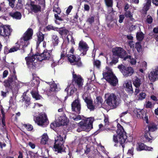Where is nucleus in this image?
Returning <instances> with one entry per match:
<instances>
[{"mask_svg":"<svg viewBox=\"0 0 158 158\" xmlns=\"http://www.w3.org/2000/svg\"><path fill=\"white\" fill-rule=\"evenodd\" d=\"M72 109L73 111L79 114L81 110V105L78 99L75 100L71 104Z\"/></svg>","mask_w":158,"mask_h":158,"instance_id":"15","label":"nucleus"},{"mask_svg":"<svg viewBox=\"0 0 158 158\" xmlns=\"http://www.w3.org/2000/svg\"><path fill=\"white\" fill-rule=\"evenodd\" d=\"M6 29V30H5L4 31V33L5 34L3 35V37H8L10 35V32L12 31V29L9 26L5 25L4 29Z\"/></svg>","mask_w":158,"mask_h":158,"instance_id":"31","label":"nucleus"},{"mask_svg":"<svg viewBox=\"0 0 158 158\" xmlns=\"http://www.w3.org/2000/svg\"><path fill=\"white\" fill-rule=\"evenodd\" d=\"M31 93L33 97L35 98L36 100L40 99L41 98L36 92L32 91Z\"/></svg>","mask_w":158,"mask_h":158,"instance_id":"43","label":"nucleus"},{"mask_svg":"<svg viewBox=\"0 0 158 158\" xmlns=\"http://www.w3.org/2000/svg\"><path fill=\"white\" fill-rule=\"evenodd\" d=\"M113 55L111 61L110 63L111 65L115 64L118 61V48H113L112 49Z\"/></svg>","mask_w":158,"mask_h":158,"instance_id":"14","label":"nucleus"},{"mask_svg":"<svg viewBox=\"0 0 158 158\" xmlns=\"http://www.w3.org/2000/svg\"><path fill=\"white\" fill-rule=\"evenodd\" d=\"M65 135L64 134H57L55 138V143L54 145L55 151L58 153H61L64 151L63 144L64 142L63 138L65 137Z\"/></svg>","mask_w":158,"mask_h":158,"instance_id":"3","label":"nucleus"},{"mask_svg":"<svg viewBox=\"0 0 158 158\" xmlns=\"http://www.w3.org/2000/svg\"><path fill=\"white\" fill-rule=\"evenodd\" d=\"M72 118L75 121H78V120L81 119V117L80 115H77V116H75L74 117H73Z\"/></svg>","mask_w":158,"mask_h":158,"instance_id":"56","label":"nucleus"},{"mask_svg":"<svg viewBox=\"0 0 158 158\" xmlns=\"http://www.w3.org/2000/svg\"><path fill=\"white\" fill-rule=\"evenodd\" d=\"M24 127L28 131H31L33 129V126L30 124H24Z\"/></svg>","mask_w":158,"mask_h":158,"instance_id":"53","label":"nucleus"},{"mask_svg":"<svg viewBox=\"0 0 158 158\" xmlns=\"http://www.w3.org/2000/svg\"><path fill=\"white\" fill-rule=\"evenodd\" d=\"M39 81L37 78H34L32 81V83L31 85L32 86H33L35 85H37L39 83Z\"/></svg>","mask_w":158,"mask_h":158,"instance_id":"46","label":"nucleus"},{"mask_svg":"<svg viewBox=\"0 0 158 158\" xmlns=\"http://www.w3.org/2000/svg\"><path fill=\"white\" fill-rule=\"evenodd\" d=\"M30 98L27 96L26 95H23V97L22 100L25 101V103L27 107L30 104Z\"/></svg>","mask_w":158,"mask_h":158,"instance_id":"40","label":"nucleus"},{"mask_svg":"<svg viewBox=\"0 0 158 158\" xmlns=\"http://www.w3.org/2000/svg\"><path fill=\"white\" fill-rule=\"evenodd\" d=\"M19 49V44H17L16 43V44L15 46L10 48L9 51V53H11L16 52Z\"/></svg>","mask_w":158,"mask_h":158,"instance_id":"42","label":"nucleus"},{"mask_svg":"<svg viewBox=\"0 0 158 158\" xmlns=\"http://www.w3.org/2000/svg\"><path fill=\"white\" fill-rule=\"evenodd\" d=\"M94 18L93 17H91L88 19L87 21L90 23H92L94 22Z\"/></svg>","mask_w":158,"mask_h":158,"instance_id":"64","label":"nucleus"},{"mask_svg":"<svg viewBox=\"0 0 158 158\" xmlns=\"http://www.w3.org/2000/svg\"><path fill=\"white\" fill-rule=\"evenodd\" d=\"M125 87L126 89V90L131 93H132L133 92L131 82V81L127 82L125 83Z\"/></svg>","mask_w":158,"mask_h":158,"instance_id":"29","label":"nucleus"},{"mask_svg":"<svg viewBox=\"0 0 158 158\" xmlns=\"http://www.w3.org/2000/svg\"><path fill=\"white\" fill-rule=\"evenodd\" d=\"M68 122V120L64 114H63L62 116L59 117L56 114L55 117V121L54 123H51L50 127L53 128L56 127L65 125H67Z\"/></svg>","mask_w":158,"mask_h":158,"instance_id":"4","label":"nucleus"},{"mask_svg":"<svg viewBox=\"0 0 158 158\" xmlns=\"http://www.w3.org/2000/svg\"><path fill=\"white\" fill-rule=\"evenodd\" d=\"M33 35V31L31 28H28L27 31L24 34L22 38L24 39L29 41L32 38Z\"/></svg>","mask_w":158,"mask_h":158,"instance_id":"22","label":"nucleus"},{"mask_svg":"<svg viewBox=\"0 0 158 158\" xmlns=\"http://www.w3.org/2000/svg\"><path fill=\"white\" fill-rule=\"evenodd\" d=\"M118 119H116V121H115V123H117V130L116 131V132L117 134L116 135H113V141L115 143V144H114V145L115 146L117 147L118 146Z\"/></svg>","mask_w":158,"mask_h":158,"instance_id":"30","label":"nucleus"},{"mask_svg":"<svg viewBox=\"0 0 158 158\" xmlns=\"http://www.w3.org/2000/svg\"><path fill=\"white\" fill-rule=\"evenodd\" d=\"M125 15H120L119 16V23H121L123 22L125 18Z\"/></svg>","mask_w":158,"mask_h":158,"instance_id":"55","label":"nucleus"},{"mask_svg":"<svg viewBox=\"0 0 158 158\" xmlns=\"http://www.w3.org/2000/svg\"><path fill=\"white\" fill-rule=\"evenodd\" d=\"M105 3L106 6L108 7L109 10V12L110 13L113 11L112 0H105Z\"/></svg>","mask_w":158,"mask_h":158,"instance_id":"34","label":"nucleus"},{"mask_svg":"<svg viewBox=\"0 0 158 158\" xmlns=\"http://www.w3.org/2000/svg\"><path fill=\"white\" fill-rule=\"evenodd\" d=\"M6 30V29H4V26L2 27H0V35L3 36L5 34L4 33V31L5 30Z\"/></svg>","mask_w":158,"mask_h":158,"instance_id":"51","label":"nucleus"},{"mask_svg":"<svg viewBox=\"0 0 158 158\" xmlns=\"http://www.w3.org/2000/svg\"><path fill=\"white\" fill-rule=\"evenodd\" d=\"M103 78L110 85L114 86L118 82L117 78L113 74L111 69L108 67H106L103 73Z\"/></svg>","mask_w":158,"mask_h":158,"instance_id":"2","label":"nucleus"},{"mask_svg":"<svg viewBox=\"0 0 158 158\" xmlns=\"http://www.w3.org/2000/svg\"><path fill=\"white\" fill-rule=\"evenodd\" d=\"M148 77L152 82H154L158 79V66L155 68L154 71L151 72Z\"/></svg>","mask_w":158,"mask_h":158,"instance_id":"20","label":"nucleus"},{"mask_svg":"<svg viewBox=\"0 0 158 158\" xmlns=\"http://www.w3.org/2000/svg\"><path fill=\"white\" fill-rule=\"evenodd\" d=\"M127 136L123 127L119 123V142L123 147V145L127 139Z\"/></svg>","mask_w":158,"mask_h":158,"instance_id":"11","label":"nucleus"},{"mask_svg":"<svg viewBox=\"0 0 158 158\" xmlns=\"http://www.w3.org/2000/svg\"><path fill=\"white\" fill-rule=\"evenodd\" d=\"M37 45L38 46L40 43L43 41L44 38V35L41 32H39L37 33Z\"/></svg>","mask_w":158,"mask_h":158,"instance_id":"28","label":"nucleus"},{"mask_svg":"<svg viewBox=\"0 0 158 158\" xmlns=\"http://www.w3.org/2000/svg\"><path fill=\"white\" fill-rule=\"evenodd\" d=\"M148 128L149 132H153L157 129V127L156 125H153L151 126H148Z\"/></svg>","mask_w":158,"mask_h":158,"instance_id":"45","label":"nucleus"},{"mask_svg":"<svg viewBox=\"0 0 158 158\" xmlns=\"http://www.w3.org/2000/svg\"><path fill=\"white\" fill-rule=\"evenodd\" d=\"M128 59H129L130 60V63L132 65H134L136 64V60L134 58L131 57H131H128Z\"/></svg>","mask_w":158,"mask_h":158,"instance_id":"50","label":"nucleus"},{"mask_svg":"<svg viewBox=\"0 0 158 158\" xmlns=\"http://www.w3.org/2000/svg\"><path fill=\"white\" fill-rule=\"evenodd\" d=\"M153 21V19L152 17L150 16L149 17H148L146 19L147 22L148 23L150 24L152 23Z\"/></svg>","mask_w":158,"mask_h":158,"instance_id":"59","label":"nucleus"},{"mask_svg":"<svg viewBox=\"0 0 158 158\" xmlns=\"http://www.w3.org/2000/svg\"><path fill=\"white\" fill-rule=\"evenodd\" d=\"M148 148L143 143H138V146L137 148V151H141L143 150H149Z\"/></svg>","mask_w":158,"mask_h":158,"instance_id":"33","label":"nucleus"},{"mask_svg":"<svg viewBox=\"0 0 158 158\" xmlns=\"http://www.w3.org/2000/svg\"><path fill=\"white\" fill-rule=\"evenodd\" d=\"M10 15L13 18L18 19H20L21 17V13L18 12H16L15 13H11L10 14Z\"/></svg>","mask_w":158,"mask_h":158,"instance_id":"36","label":"nucleus"},{"mask_svg":"<svg viewBox=\"0 0 158 158\" xmlns=\"http://www.w3.org/2000/svg\"><path fill=\"white\" fill-rule=\"evenodd\" d=\"M34 120L40 126H45L48 123L47 115L44 113H41L39 116L34 118Z\"/></svg>","mask_w":158,"mask_h":158,"instance_id":"10","label":"nucleus"},{"mask_svg":"<svg viewBox=\"0 0 158 158\" xmlns=\"http://www.w3.org/2000/svg\"><path fill=\"white\" fill-rule=\"evenodd\" d=\"M119 57L126 60L128 57H131L130 55H128L126 52L122 48L119 47Z\"/></svg>","mask_w":158,"mask_h":158,"instance_id":"21","label":"nucleus"},{"mask_svg":"<svg viewBox=\"0 0 158 158\" xmlns=\"http://www.w3.org/2000/svg\"><path fill=\"white\" fill-rule=\"evenodd\" d=\"M28 8H27L32 12L37 13L40 11L41 6L39 5L35 4L33 2H31L28 5Z\"/></svg>","mask_w":158,"mask_h":158,"instance_id":"18","label":"nucleus"},{"mask_svg":"<svg viewBox=\"0 0 158 158\" xmlns=\"http://www.w3.org/2000/svg\"><path fill=\"white\" fill-rule=\"evenodd\" d=\"M124 15L127 18H129L131 21H132L134 19L133 18V15L130 10L125 11Z\"/></svg>","mask_w":158,"mask_h":158,"instance_id":"38","label":"nucleus"},{"mask_svg":"<svg viewBox=\"0 0 158 158\" xmlns=\"http://www.w3.org/2000/svg\"><path fill=\"white\" fill-rule=\"evenodd\" d=\"M88 48V46L85 42L81 40L79 42L78 49L81 52H82L81 54L83 55L86 54Z\"/></svg>","mask_w":158,"mask_h":158,"instance_id":"16","label":"nucleus"},{"mask_svg":"<svg viewBox=\"0 0 158 158\" xmlns=\"http://www.w3.org/2000/svg\"><path fill=\"white\" fill-rule=\"evenodd\" d=\"M68 60L72 65H77L78 67L81 66L82 63L80 60V58L78 56L77 58L73 55L68 54Z\"/></svg>","mask_w":158,"mask_h":158,"instance_id":"12","label":"nucleus"},{"mask_svg":"<svg viewBox=\"0 0 158 158\" xmlns=\"http://www.w3.org/2000/svg\"><path fill=\"white\" fill-rule=\"evenodd\" d=\"M50 61H51V63L52 67H54L57 64V62L54 61V60L52 59V60H50Z\"/></svg>","mask_w":158,"mask_h":158,"instance_id":"63","label":"nucleus"},{"mask_svg":"<svg viewBox=\"0 0 158 158\" xmlns=\"http://www.w3.org/2000/svg\"><path fill=\"white\" fill-rule=\"evenodd\" d=\"M72 9V6L70 5L69 6L66 11V13L67 15L69 14Z\"/></svg>","mask_w":158,"mask_h":158,"instance_id":"58","label":"nucleus"},{"mask_svg":"<svg viewBox=\"0 0 158 158\" xmlns=\"http://www.w3.org/2000/svg\"><path fill=\"white\" fill-rule=\"evenodd\" d=\"M17 44L19 46V48L20 46H22L23 48L26 47L29 44V41L21 38L20 39L17 43Z\"/></svg>","mask_w":158,"mask_h":158,"instance_id":"25","label":"nucleus"},{"mask_svg":"<svg viewBox=\"0 0 158 158\" xmlns=\"http://www.w3.org/2000/svg\"><path fill=\"white\" fill-rule=\"evenodd\" d=\"M107 96L108 97L106 100V103L112 109L116 108L117 106L116 96L112 93L110 95L108 94H106L105 97L106 98Z\"/></svg>","mask_w":158,"mask_h":158,"instance_id":"6","label":"nucleus"},{"mask_svg":"<svg viewBox=\"0 0 158 158\" xmlns=\"http://www.w3.org/2000/svg\"><path fill=\"white\" fill-rule=\"evenodd\" d=\"M147 112L143 110L142 109L139 112H137L136 116L138 118H142L145 121L146 123H148V116L147 115Z\"/></svg>","mask_w":158,"mask_h":158,"instance_id":"17","label":"nucleus"},{"mask_svg":"<svg viewBox=\"0 0 158 158\" xmlns=\"http://www.w3.org/2000/svg\"><path fill=\"white\" fill-rule=\"evenodd\" d=\"M53 11L58 14H60L61 12L60 9L58 7H54L53 9Z\"/></svg>","mask_w":158,"mask_h":158,"instance_id":"57","label":"nucleus"},{"mask_svg":"<svg viewBox=\"0 0 158 158\" xmlns=\"http://www.w3.org/2000/svg\"><path fill=\"white\" fill-rule=\"evenodd\" d=\"M14 78V81L13 80L12 78L8 77L7 79L4 81L3 82V85L6 88L12 89L14 85L17 86L18 84L21 83V82L17 80L16 76H15Z\"/></svg>","mask_w":158,"mask_h":158,"instance_id":"7","label":"nucleus"},{"mask_svg":"<svg viewBox=\"0 0 158 158\" xmlns=\"http://www.w3.org/2000/svg\"><path fill=\"white\" fill-rule=\"evenodd\" d=\"M149 6H147L145 5L143 9V10L144 11V13L145 14H146L147 13V11L149 9Z\"/></svg>","mask_w":158,"mask_h":158,"instance_id":"61","label":"nucleus"},{"mask_svg":"<svg viewBox=\"0 0 158 158\" xmlns=\"http://www.w3.org/2000/svg\"><path fill=\"white\" fill-rule=\"evenodd\" d=\"M119 69L123 76L126 77L131 76L134 72L132 67L126 66L123 64L119 65Z\"/></svg>","mask_w":158,"mask_h":158,"instance_id":"8","label":"nucleus"},{"mask_svg":"<svg viewBox=\"0 0 158 158\" xmlns=\"http://www.w3.org/2000/svg\"><path fill=\"white\" fill-rule=\"evenodd\" d=\"M67 39L68 42L70 41L73 44H75V42L72 36L71 35H69L67 36Z\"/></svg>","mask_w":158,"mask_h":158,"instance_id":"44","label":"nucleus"},{"mask_svg":"<svg viewBox=\"0 0 158 158\" xmlns=\"http://www.w3.org/2000/svg\"><path fill=\"white\" fill-rule=\"evenodd\" d=\"M136 38L138 40L141 41L144 38V34L142 31L137 32L136 34Z\"/></svg>","mask_w":158,"mask_h":158,"instance_id":"35","label":"nucleus"},{"mask_svg":"<svg viewBox=\"0 0 158 158\" xmlns=\"http://www.w3.org/2000/svg\"><path fill=\"white\" fill-rule=\"evenodd\" d=\"M94 64L97 67L99 68L100 65V62L98 60L95 61L94 62Z\"/></svg>","mask_w":158,"mask_h":158,"instance_id":"54","label":"nucleus"},{"mask_svg":"<svg viewBox=\"0 0 158 158\" xmlns=\"http://www.w3.org/2000/svg\"><path fill=\"white\" fill-rule=\"evenodd\" d=\"M37 56L38 57H36L39 61H42L44 60H52V57L50 53L47 51H44L42 54L39 55H37Z\"/></svg>","mask_w":158,"mask_h":158,"instance_id":"13","label":"nucleus"},{"mask_svg":"<svg viewBox=\"0 0 158 158\" xmlns=\"http://www.w3.org/2000/svg\"><path fill=\"white\" fill-rule=\"evenodd\" d=\"M82 98L85 102L87 103V107L91 110H94L96 108H100L102 107L103 100L101 97H97L95 101V105H93L92 101L89 97H86V94H84Z\"/></svg>","mask_w":158,"mask_h":158,"instance_id":"1","label":"nucleus"},{"mask_svg":"<svg viewBox=\"0 0 158 158\" xmlns=\"http://www.w3.org/2000/svg\"><path fill=\"white\" fill-rule=\"evenodd\" d=\"M73 80L77 84L78 86L80 88L82 86L83 84V80L80 75L74 74V72L73 73Z\"/></svg>","mask_w":158,"mask_h":158,"instance_id":"19","label":"nucleus"},{"mask_svg":"<svg viewBox=\"0 0 158 158\" xmlns=\"http://www.w3.org/2000/svg\"><path fill=\"white\" fill-rule=\"evenodd\" d=\"M69 32V31L66 29H63L62 30H60L59 33L61 35H66Z\"/></svg>","mask_w":158,"mask_h":158,"instance_id":"49","label":"nucleus"},{"mask_svg":"<svg viewBox=\"0 0 158 158\" xmlns=\"http://www.w3.org/2000/svg\"><path fill=\"white\" fill-rule=\"evenodd\" d=\"M8 74V72L7 70H5L3 73L2 77L4 78L6 77Z\"/></svg>","mask_w":158,"mask_h":158,"instance_id":"60","label":"nucleus"},{"mask_svg":"<svg viewBox=\"0 0 158 158\" xmlns=\"http://www.w3.org/2000/svg\"><path fill=\"white\" fill-rule=\"evenodd\" d=\"M133 84L136 88H139L141 84L140 79L139 78L137 77H135L134 80L133 81Z\"/></svg>","mask_w":158,"mask_h":158,"instance_id":"32","label":"nucleus"},{"mask_svg":"<svg viewBox=\"0 0 158 158\" xmlns=\"http://www.w3.org/2000/svg\"><path fill=\"white\" fill-rule=\"evenodd\" d=\"M51 40L54 46H57L60 41L59 37L55 34L52 35Z\"/></svg>","mask_w":158,"mask_h":158,"instance_id":"26","label":"nucleus"},{"mask_svg":"<svg viewBox=\"0 0 158 158\" xmlns=\"http://www.w3.org/2000/svg\"><path fill=\"white\" fill-rule=\"evenodd\" d=\"M144 136L146 142H151L152 140L153 137L151 135L149 131H146L144 132Z\"/></svg>","mask_w":158,"mask_h":158,"instance_id":"27","label":"nucleus"},{"mask_svg":"<svg viewBox=\"0 0 158 158\" xmlns=\"http://www.w3.org/2000/svg\"><path fill=\"white\" fill-rule=\"evenodd\" d=\"M94 121V118L90 117L86 120L82 121L79 123V125L83 130L88 131L93 128L92 124Z\"/></svg>","mask_w":158,"mask_h":158,"instance_id":"5","label":"nucleus"},{"mask_svg":"<svg viewBox=\"0 0 158 158\" xmlns=\"http://www.w3.org/2000/svg\"><path fill=\"white\" fill-rule=\"evenodd\" d=\"M104 122L105 124V125L106 126L107 125H108L109 124V120L108 118L106 116L105 117V118L104 119Z\"/></svg>","mask_w":158,"mask_h":158,"instance_id":"62","label":"nucleus"},{"mask_svg":"<svg viewBox=\"0 0 158 158\" xmlns=\"http://www.w3.org/2000/svg\"><path fill=\"white\" fill-rule=\"evenodd\" d=\"M47 29L48 30H56L58 28L54 27L52 25H48L46 27Z\"/></svg>","mask_w":158,"mask_h":158,"instance_id":"52","label":"nucleus"},{"mask_svg":"<svg viewBox=\"0 0 158 158\" xmlns=\"http://www.w3.org/2000/svg\"><path fill=\"white\" fill-rule=\"evenodd\" d=\"M50 87V90L47 93V95L48 96H50L51 95L50 93V91L52 92V94H53L54 91L59 90L60 89V88L58 87L57 85L55 83H53L51 84Z\"/></svg>","mask_w":158,"mask_h":158,"instance_id":"24","label":"nucleus"},{"mask_svg":"<svg viewBox=\"0 0 158 158\" xmlns=\"http://www.w3.org/2000/svg\"><path fill=\"white\" fill-rule=\"evenodd\" d=\"M48 137L47 134H44L42 136L41 140V143L42 144H45L48 142Z\"/></svg>","mask_w":158,"mask_h":158,"instance_id":"37","label":"nucleus"},{"mask_svg":"<svg viewBox=\"0 0 158 158\" xmlns=\"http://www.w3.org/2000/svg\"><path fill=\"white\" fill-rule=\"evenodd\" d=\"M65 91L67 92L68 94H69L70 95H71L76 91V89L73 84H70L68 85Z\"/></svg>","mask_w":158,"mask_h":158,"instance_id":"23","label":"nucleus"},{"mask_svg":"<svg viewBox=\"0 0 158 158\" xmlns=\"http://www.w3.org/2000/svg\"><path fill=\"white\" fill-rule=\"evenodd\" d=\"M36 57H38L37 55L31 56V55H28V56L25 58L26 60L27 64L28 67L30 69H34L36 65V63L38 60Z\"/></svg>","mask_w":158,"mask_h":158,"instance_id":"9","label":"nucleus"},{"mask_svg":"<svg viewBox=\"0 0 158 158\" xmlns=\"http://www.w3.org/2000/svg\"><path fill=\"white\" fill-rule=\"evenodd\" d=\"M135 48L136 49L137 51L139 52L142 49L141 42H137L135 44Z\"/></svg>","mask_w":158,"mask_h":158,"instance_id":"41","label":"nucleus"},{"mask_svg":"<svg viewBox=\"0 0 158 158\" xmlns=\"http://www.w3.org/2000/svg\"><path fill=\"white\" fill-rule=\"evenodd\" d=\"M146 96V94L145 93L141 92L140 93L138 96V99L140 100H143L145 98Z\"/></svg>","mask_w":158,"mask_h":158,"instance_id":"48","label":"nucleus"},{"mask_svg":"<svg viewBox=\"0 0 158 158\" xmlns=\"http://www.w3.org/2000/svg\"><path fill=\"white\" fill-rule=\"evenodd\" d=\"M1 112L2 114V123L3 124V125L4 126L5 125V113L4 111L3 110L2 107H1Z\"/></svg>","mask_w":158,"mask_h":158,"instance_id":"47","label":"nucleus"},{"mask_svg":"<svg viewBox=\"0 0 158 158\" xmlns=\"http://www.w3.org/2000/svg\"><path fill=\"white\" fill-rule=\"evenodd\" d=\"M51 100L53 103L62 104V102L56 96H53L52 97Z\"/></svg>","mask_w":158,"mask_h":158,"instance_id":"39","label":"nucleus"}]
</instances>
